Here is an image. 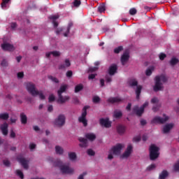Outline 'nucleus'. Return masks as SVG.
<instances>
[{
  "instance_id": "nucleus-1",
  "label": "nucleus",
  "mask_w": 179,
  "mask_h": 179,
  "mask_svg": "<svg viewBox=\"0 0 179 179\" xmlns=\"http://www.w3.org/2000/svg\"><path fill=\"white\" fill-rule=\"evenodd\" d=\"M26 89L27 92L34 97L39 96L41 100H45V95L43 93V91H38L36 89V85L34 83L28 82L25 83Z\"/></svg>"
},
{
  "instance_id": "nucleus-2",
  "label": "nucleus",
  "mask_w": 179,
  "mask_h": 179,
  "mask_svg": "<svg viewBox=\"0 0 179 179\" xmlns=\"http://www.w3.org/2000/svg\"><path fill=\"white\" fill-rule=\"evenodd\" d=\"M54 167H59L62 174H73L75 170L73 168L69 167L68 165H64L60 159H57L53 162Z\"/></svg>"
},
{
  "instance_id": "nucleus-3",
  "label": "nucleus",
  "mask_w": 179,
  "mask_h": 179,
  "mask_svg": "<svg viewBox=\"0 0 179 179\" xmlns=\"http://www.w3.org/2000/svg\"><path fill=\"white\" fill-rule=\"evenodd\" d=\"M169 80L164 75L157 76L155 77V85L153 87L154 92H160L163 89V83H166Z\"/></svg>"
},
{
  "instance_id": "nucleus-4",
  "label": "nucleus",
  "mask_w": 179,
  "mask_h": 179,
  "mask_svg": "<svg viewBox=\"0 0 179 179\" xmlns=\"http://www.w3.org/2000/svg\"><path fill=\"white\" fill-rule=\"evenodd\" d=\"M66 89H68V85H63L60 86L59 90L57 91V95L59 97L57 99V103L59 104H64V103L69 100V96H62V93H65V92H66Z\"/></svg>"
},
{
  "instance_id": "nucleus-5",
  "label": "nucleus",
  "mask_w": 179,
  "mask_h": 179,
  "mask_svg": "<svg viewBox=\"0 0 179 179\" xmlns=\"http://www.w3.org/2000/svg\"><path fill=\"white\" fill-rule=\"evenodd\" d=\"M128 84H129V86H130V87H135V86L137 87L136 90V99L137 100H138L141 96V93L142 92L141 85H138V81L135 79H131L129 80Z\"/></svg>"
},
{
  "instance_id": "nucleus-6",
  "label": "nucleus",
  "mask_w": 179,
  "mask_h": 179,
  "mask_svg": "<svg viewBox=\"0 0 179 179\" xmlns=\"http://www.w3.org/2000/svg\"><path fill=\"white\" fill-rule=\"evenodd\" d=\"M159 147L154 144L150 146V160H156L159 157Z\"/></svg>"
},
{
  "instance_id": "nucleus-7",
  "label": "nucleus",
  "mask_w": 179,
  "mask_h": 179,
  "mask_svg": "<svg viewBox=\"0 0 179 179\" xmlns=\"http://www.w3.org/2000/svg\"><path fill=\"white\" fill-rule=\"evenodd\" d=\"M87 108L89 106H84L83 108V113L80 117H78L79 122L83 124V127H87V120H86V116L87 115Z\"/></svg>"
},
{
  "instance_id": "nucleus-8",
  "label": "nucleus",
  "mask_w": 179,
  "mask_h": 179,
  "mask_svg": "<svg viewBox=\"0 0 179 179\" xmlns=\"http://www.w3.org/2000/svg\"><path fill=\"white\" fill-rule=\"evenodd\" d=\"M66 118L64 115H59L57 118L55 120L54 124L59 128L65 125V121Z\"/></svg>"
},
{
  "instance_id": "nucleus-9",
  "label": "nucleus",
  "mask_w": 179,
  "mask_h": 179,
  "mask_svg": "<svg viewBox=\"0 0 179 179\" xmlns=\"http://www.w3.org/2000/svg\"><path fill=\"white\" fill-rule=\"evenodd\" d=\"M167 121H169V117L164 115V117L159 116L154 117L151 121V124H164V122H167Z\"/></svg>"
},
{
  "instance_id": "nucleus-10",
  "label": "nucleus",
  "mask_w": 179,
  "mask_h": 179,
  "mask_svg": "<svg viewBox=\"0 0 179 179\" xmlns=\"http://www.w3.org/2000/svg\"><path fill=\"white\" fill-rule=\"evenodd\" d=\"M17 160L20 163L24 170L29 169V160L25 159V158L22 156H18Z\"/></svg>"
},
{
  "instance_id": "nucleus-11",
  "label": "nucleus",
  "mask_w": 179,
  "mask_h": 179,
  "mask_svg": "<svg viewBox=\"0 0 179 179\" xmlns=\"http://www.w3.org/2000/svg\"><path fill=\"white\" fill-rule=\"evenodd\" d=\"M123 148H124V145L121 143H117L116 145L113 146L111 148L110 152H112L113 155H117L121 153V150H122Z\"/></svg>"
},
{
  "instance_id": "nucleus-12",
  "label": "nucleus",
  "mask_w": 179,
  "mask_h": 179,
  "mask_svg": "<svg viewBox=\"0 0 179 179\" xmlns=\"http://www.w3.org/2000/svg\"><path fill=\"white\" fill-rule=\"evenodd\" d=\"M132 149L131 145H128L124 152L120 156L121 159H128L131 156V153H132Z\"/></svg>"
},
{
  "instance_id": "nucleus-13",
  "label": "nucleus",
  "mask_w": 179,
  "mask_h": 179,
  "mask_svg": "<svg viewBox=\"0 0 179 179\" xmlns=\"http://www.w3.org/2000/svg\"><path fill=\"white\" fill-rule=\"evenodd\" d=\"M3 51H15V46L10 43H3L1 44Z\"/></svg>"
},
{
  "instance_id": "nucleus-14",
  "label": "nucleus",
  "mask_w": 179,
  "mask_h": 179,
  "mask_svg": "<svg viewBox=\"0 0 179 179\" xmlns=\"http://www.w3.org/2000/svg\"><path fill=\"white\" fill-rule=\"evenodd\" d=\"M117 71H118V66L117 64H113L109 66L108 73L110 76H114L117 73Z\"/></svg>"
},
{
  "instance_id": "nucleus-15",
  "label": "nucleus",
  "mask_w": 179,
  "mask_h": 179,
  "mask_svg": "<svg viewBox=\"0 0 179 179\" xmlns=\"http://www.w3.org/2000/svg\"><path fill=\"white\" fill-rule=\"evenodd\" d=\"M99 122L100 124L102 125V127H105V128H110L111 127V122L108 120V118H101Z\"/></svg>"
},
{
  "instance_id": "nucleus-16",
  "label": "nucleus",
  "mask_w": 179,
  "mask_h": 179,
  "mask_svg": "<svg viewBox=\"0 0 179 179\" xmlns=\"http://www.w3.org/2000/svg\"><path fill=\"white\" fill-rule=\"evenodd\" d=\"M8 127H9V125L8 124V123L6 122H3L2 124L0 125V129L2 132V134L4 135V136H6V135H8Z\"/></svg>"
},
{
  "instance_id": "nucleus-17",
  "label": "nucleus",
  "mask_w": 179,
  "mask_h": 179,
  "mask_svg": "<svg viewBox=\"0 0 179 179\" xmlns=\"http://www.w3.org/2000/svg\"><path fill=\"white\" fill-rule=\"evenodd\" d=\"M121 63L122 65H125L127 61H129V53L128 52H125L121 57Z\"/></svg>"
},
{
  "instance_id": "nucleus-18",
  "label": "nucleus",
  "mask_w": 179,
  "mask_h": 179,
  "mask_svg": "<svg viewBox=\"0 0 179 179\" xmlns=\"http://www.w3.org/2000/svg\"><path fill=\"white\" fill-rule=\"evenodd\" d=\"M144 111L145 110H143V108H139L138 106H134V108H133V112L135 114H136L138 117H141Z\"/></svg>"
},
{
  "instance_id": "nucleus-19",
  "label": "nucleus",
  "mask_w": 179,
  "mask_h": 179,
  "mask_svg": "<svg viewBox=\"0 0 179 179\" xmlns=\"http://www.w3.org/2000/svg\"><path fill=\"white\" fill-rule=\"evenodd\" d=\"M65 64H60L59 66V69H61L62 71H65L66 69V68H69V66H71V62L69 61V59H66V60L64 61Z\"/></svg>"
},
{
  "instance_id": "nucleus-20",
  "label": "nucleus",
  "mask_w": 179,
  "mask_h": 179,
  "mask_svg": "<svg viewBox=\"0 0 179 179\" xmlns=\"http://www.w3.org/2000/svg\"><path fill=\"white\" fill-rule=\"evenodd\" d=\"M79 142L81 143L79 144L80 148H87V139L83 137H80L78 138Z\"/></svg>"
},
{
  "instance_id": "nucleus-21",
  "label": "nucleus",
  "mask_w": 179,
  "mask_h": 179,
  "mask_svg": "<svg viewBox=\"0 0 179 179\" xmlns=\"http://www.w3.org/2000/svg\"><path fill=\"white\" fill-rule=\"evenodd\" d=\"M108 103H111V104H115V103H120L122 101V99L119 97H110L107 100Z\"/></svg>"
},
{
  "instance_id": "nucleus-22",
  "label": "nucleus",
  "mask_w": 179,
  "mask_h": 179,
  "mask_svg": "<svg viewBox=\"0 0 179 179\" xmlns=\"http://www.w3.org/2000/svg\"><path fill=\"white\" fill-rule=\"evenodd\" d=\"M20 117L21 124H22L23 125H26V124H27V116L26 115V114H24V113H20Z\"/></svg>"
},
{
  "instance_id": "nucleus-23",
  "label": "nucleus",
  "mask_w": 179,
  "mask_h": 179,
  "mask_svg": "<svg viewBox=\"0 0 179 179\" xmlns=\"http://www.w3.org/2000/svg\"><path fill=\"white\" fill-rule=\"evenodd\" d=\"M173 124H167L165 126H164L163 128V133L164 134H169L170 132V130L173 128Z\"/></svg>"
},
{
  "instance_id": "nucleus-24",
  "label": "nucleus",
  "mask_w": 179,
  "mask_h": 179,
  "mask_svg": "<svg viewBox=\"0 0 179 179\" xmlns=\"http://www.w3.org/2000/svg\"><path fill=\"white\" fill-rule=\"evenodd\" d=\"M86 139H88V141H90L91 142H93L96 139V134L93 133H87L85 134Z\"/></svg>"
},
{
  "instance_id": "nucleus-25",
  "label": "nucleus",
  "mask_w": 179,
  "mask_h": 179,
  "mask_svg": "<svg viewBox=\"0 0 179 179\" xmlns=\"http://www.w3.org/2000/svg\"><path fill=\"white\" fill-rule=\"evenodd\" d=\"M117 131L120 135L125 134V126L119 125L117 127Z\"/></svg>"
},
{
  "instance_id": "nucleus-26",
  "label": "nucleus",
  "mask_w": 179,
  "mask_h": 179,
  "mask_svg": "<svg viewBox=\"0 0 179 179\" xmlns=\"http://www.w3.org/2000/svg\"><path fill=\"white\" fill-rule=\"evenodd\" d=\"M169 177V171L166 170L162 171V172L159 174V179H166Z\"/></svg>"
},
{
  "instance_id": "nucleus-27",
  "label": "nucleus",
  "mask_w": 179,
  "mask_h": 179,
  "mask_svg": "<svg viewBox=\"0 0 179 179\" xmlns=\"http://www.w3.org/2000/svg\"><path fill=\"white\" fill-rule=\"evenodd\" d=\"M55 152L57 155H64V148L59 145L55 146Z\"/></svg>"
},
{
  "instance_id": "nucleus-28",
  "label": "nucleus",
  "mask_w": 179,
  "mask_h": 179,
  "mask_svg": "<svg viewBox=\"0 0 179 179\" xmlns=\"http://www.w3.org/2000/svg\"><path fill=\"white\" fill-rule=\"evenodd\" d=\"M73 26V22H69L67 27V30L65 33H64V37H68V35L69 34V31H71V27Z\"/></svg>"
},
{
  "instance_id": "nucleus-29",
  "label": "nucleus",
  "mask_w": 179,
  "mask_h": 179,
  "mask_svg": "<svg viewBox=\"0 0 179 179\" xmlns=\"http://www.w3.org/2000/svg\"><path fill=\"white\" fill-rule=\"evenodd\" d=\"M9 119V113H0V120H3L4 121H6Z\"/></svg>"
},
{
  "instance_id": "nucleus-30",
  "label": "nucleus",
  "mask_w": 179,
  "mask_h": 179,
  "mask_svg": "<svg viewBox=\"0 0 179 179\" xmlns=\"http://www.w3.org/2000/svg\"><path fill=\"white\" fill-rule=\"evenodd\" d=\"M113 117L115 118H121V117H122V112H121V110H115L113 113Z\"/></svg>"
},
{
  "instance_id": "nucleus-31",
  "label": "nucleus",
  "mask_w": 179,
  "mask_h": 179,
  "mask_svg": "<svg viewBox=\"0 0 179 179\" xmlns=\"http://www.w3.org/2000/svg\"><path fill=\"white\" fill-rule=\"evenodd\" d=\"M81 90H83V85L79 84L75 87V93H79Z\"/></svg>"
},
{
  "instance_id": "nucleus-32",
  "label": "nucleus",
  "mask_w": 179,
  "mask_h": 179,
  "mask_svg": "<svg viewBox=\"0 0 179 179\" xmlns=\"http://www.w3.org/2000/svg\"><path fill=\"white\" fill-rule=\"evenodd\" d=\"M178 62H179L178 59L173 57L170 61V64L171 65V66H174V65H177Z\"/></svg>"
},
{
  "instance_id": "nucleus-33",
  "label": "nucleus",
  "mask_w": 179,
  "mask_h": 179,
  "mask_svg": "<svg viewBox=\"0 0 179 179\" xmlns=\"http://www.w3.org/2000/svg\"><path fill=\"white\" fill-rule=\"evenodd\" d=\"M69 157L70 160H72V162L76 160V152H69Z\"/></svg>"
},
{
  "instance_id": "nucleus-34",
  "label": "nucleus",
  "mask_w": 179,
  "mask_h": 179,
  "mask_svg": "<svg viewBox=\"0 0 179 179\" xmlns=\"http://www.w3.org/2000/svg\"><path fill=\"white\" fill-rule=\"evenodd\" d=\"M48 79H50V80H52V82H54L55 83H59V80L52 76H49Z\"/></svg>"
},
{
  "instance_id": "nucleus-35",
  "label": "nucleus",
  "mask_w": 179,
  "mask_h": 179,
  "mask_svg": "<svg viewBox=\"0 0 179 179\" xmlns=\"http://www.w3.org/2000/svg\"><path fill=\"white\" fill-rule=\"evenodd\" d=\"M16 175H17L18 177H20V178H21V179L24 178V175L23 174V172H22V171H20V170H19V169H17V170L16 171Z\"/></svg>"
},
{
  "instance_id": "nucleus-36",
  "label": "nucleus",
  "mask_w": 179,
  "mask_h": 179,
  "mask_svg": "<svg viewBox=\"0 0 179 179\" xmlns=\"http://www.w3.org/2000/svg\"><path fill=\"white\" fill-rule=\"evenodd\" d=\"M98 11L99 13H103V12H106V6L101 5L98 7Z\"/></svg>"
},
{
  "instance_id": "nucleus-37",
  "label": "nucleus",
  "mask_w": 179,
  "mask_h": 179,
  "mask_svg": "<svg viewBox=\"0 0 179 179\" xmlns=\"http://www.w3.org/2000/svg\"><path fill=\"white\" fill-rule=\"evenodd\" d=\"M122 50H124V48H122V46H118L117 48H115L114 52L115 54H120V52H121Z\"/></svg>"
},
{
  "instance_id": "nucleus-38",
  "label": "nucleus",
  "mask_w": 179,
  "mask_h": 179,
  "mask_svg": "<svg viewBox=\"0 0 179 179\" xmlns=\"http://www.w3.org/2000/svg\"><path fill=\"white\" fill-rule=\"evenodd\" d=\"M80 3H82V2L80 1V0H75V1L73 2V6H75L76 8H79V6H80Z\"/></svg>"
},
{
  "instance_id": "nucleus-39",
  "label": "nucleus",
  "mask_w": 179,
  "mask_h": 179,
  "mask_svg": "<svg viewBox=\"0 0 179 179\" xmlns=\"http://www.w3.org/2000/svg\"><path fill=\"white\" fill-rule=\"evenodd\" d=\"M138 10H136V8H132L129 10V14L131 15V16H134L135 15L136 13H137Z\"/></svg>"
},
{
  "instance_id": "nucleus-40",
  "label": "nucleus",
  "mask_w": 179,
  "mask_h": 179,
  "mask_svg": "<svg viewBox=\"0 0 179 179\" xmlns=\"http://www.w3.org/2000/svg\"><path fill=\"white\" fill-rule=\"evenodd\" d=\"M153 169H156V164H152L151 165H150L147 169V171H152V170H153Z\"/></svg>"
},
{
  "instance_id": "nucleus-41",
  "label": "nucleus",
  "mask_w": 179,
  "mask_h": 179,
  "mask_svg": "<svg viewBox=\"0 0 179 179\" xmlns=\"http://www.w3.org/2000/svg\"><path fill=\"white\" fill-rule=\"evenodd\" d=\"M52 55H53V57H60L61 56V52H59V51H52L51 52Z\"/></svg>"
},
{
  "instance_id": "nucleus-42",
  "label": "nucleus",
  "mask_w": 179,
  "mask_h": 179,
  "mask_svg": "<svg viewBox=\"0 0 179 179\" xmlns=\"http://www.w3.org/2000/svg\"><path fill=\"white\" fill-rule=\"evenodd\" d=\"M49 103H52V101H55V96L54 94H50L48 98Z\"/></svg>"
},
{
  "instance_id": "nucleus-43",
  "label": "nucleus",
  "mask_w": 179,
  "mask_h": 179,
  "mask_svg": "<svg viewBox=\"0 0 179 179\" xmlns=\"http://www.w3.org/2000/svg\"><path fill=\"white\" fill-rule=\"evenodd\" d=\"M92 101L93 103H97L100 102V97H99L98 96H95L93 97L92 99Z\"/></svg>"
},
{
  "instance_id": "nucleus-44",
  "label": "nucleus",
  "mask_w": 179,
  "mask_h": 179,
  "mask_svg": "<svg viewBox=\"0 0 179 179\" xmlns=\"http://www.w3.org/2000/svg\"><path fill=\"white\" fill-rule=\"evenodd\" d=\"M9 1L10 0H3L1 3V8H6V4L9 3Z\"/></svg>"
},
{
  "instance_id": "nucleus-45",
  "label": "nucleus",
  "mask_w": 179,
  "mask_h": 179,
  "mask_svg": "<svg viewBox=\"0 0 179 179\" xmlns=\"http://www.w3.org/2000/svg\"><path fill=\"white\" fill-rule=\"evenodd\" d=\"M3 164H4L6 167H9L10 166V162L8 159H4L3 160Z\"/></svg>"
},
{
  "instance_id": "nucleus-46",
  "label": "nucleus",
  "mask_w": 179,
  "mask_h": 179,
  "mask_svg": "<svg viewBox=\"0 0 179 179\" xmlns=\"http://www.w3.org/2000/svg\"><path fill=\"white\" fill-rule=\"evenodd\" d=\"M152 104H157L159 103V99L157 97H154L151 99Z\"/></svg>"
},
{
  "instance_id": "nucleus-47",
  "label": "nucleus",
  "mask_w": 179,
  "mask_h": 179,
  "mask_svg": "<svg viewBox=\"0 0 179 179\" xmlns=\"http://www.w3.org/2000/svg\"><path fill=\"white\" fill-rule=\"evenodd\" d=\"M87 155H88L89 156H94V155H96V152H94L93 151V150L89 149V150H87Z\"/></svg>"
},
{
  "instance_id": "nucleus-48",
  "label": "nucleus",
  "mask_w": 179,
  "mask_h": 179,
  "mask_svg": "<svg viewBox=\"0 0 179 179\" xmlns=\"http://www.w3.org/2000/svg\"><path fill=\"white\" fill-rule=\"evenodd\" d=\"M173 169L175 171H179V161L174 164Z\"/></svg>"
},
{
  "instance_id": "nucleus-49",
  "label": "nucleus",
  "mask_w": 179,
  "mask_h": 179,
  "mask_svg": "<svg viewBox=\"0 0 179 179\" xmlns=\"http://www.w3.org/2000/svg\"><path fill=\"white\" fill-rule=\"evenodd\" d=\"M152 70H153V69H147L146 71H145L146 76H150V75H152Z\"/></svg>"
},
{
  "instance_id": "nucleus-50",
  "label": "nucleus",
  "mask_w": 179,
  "mask_h": 179,
  "mask_svg": "<svg viewBox=\"0 0 179 179\" xmlns=\"http://www.w3.org/2000/svg\"><path fill=\"white\" fill-rule=\"evenodd\" d=\"M59 17V16L58 15H51L49 17V19H50V20H53V22H55V20H57V19H58Z\"/></svg>"
},
{
  "instance_id": "nucleus-51",
  "label": "nucleus",
  "mask_w": 179,
  "mask_h": 179,
  "mask_svg": "<svg viewBox=\"0 0 179 179\" xmlns=\"http://www.w3.org/2000/svg\"><path fill=\"white\" fill-rule=\"evenodd\" d=\"M87 175V172H83L82 174H80L78 179H85V176Z\"/></svg>"
},
{
  "instance_id": "nucleus-52",
  "label": "nucleus",
  "mask_w": 179,
  "mask_h": 179,
  "mask_svg": "<svg viewBox=\"0 0 179 179\" xmlns=\"http://www.w3.org/2000/svg\"><path fill=\"white\" fill-rule=\"evenodd\" d=\"M72 75H73V73L72 72V71H68L66 73V76L67 78H72Z\"/></svg>"
},
{
  "instance_id": "nucleus-53",
  "label": "nucleus",
  "mask_w": 179,
  "mask_h": 179,
  "mask_svg": "<svg viewBox=\"0 0 179 179\" xmlns=\"http://www.w3.org/2000/svg\"><path fill=\"white\" fill-rule=\"evenodd\" d=\"M105 79L106 83H110L113 80L111 77H110L109 76H106Z\"/></svg>"
},
{
  "instance_id": "nucleus-54",
  "label": "nucleus",
  "mask_w": 179,
  "mask_h": 179,
  "mask_svg": "<svg viewBox=\"0 0 179 179\" xmlns=\"http://www.w3.org/2000/svg\"><path fill=\"white\" fill-rule=\"evenodd\" d=\"M17 76L19 79H22V78L24 76V73L23 72H19L17 73Z\"/></svg>"
},
{
  "instance_id": "nucleus-55",
  "label": "nucleus",
  "mask_w": 179,
  "mask_h": 179,
  "mask_svg": "<svg viewBox=\"0 0 179 179\" xmlns=\"http://www.w3.org/2000/svg\"><path fill=\"white\" fill-rule=\"evenodd\" d=\"M99 69L98 67H90L89 68V72H96Z\"/></svg>"
},
{
  "instance_id": "nucleus-56",
  "label": "nucleus",
  "mask_w": 179,
  "mask_h": 179,
  "mask_svg": "<svg viewBox=\"0 0 179 179\" xmlns=\"http://www.w3.org/2000/svg\"><path fill=\"white\" fill-rule=\"evenodd\" d=\"M1 65V66H8V62H6V59H3Z\"/></svg>"
},
{
  "instance_id": "nucleus-57",
  "label": "nucleus",
  "mask_w": 179,
  "mask_h": 179,
  "mask_svg": "<svg viewBox=\"0 0 179 179\" xmlns=\"http://www.w3.org/2000/svg\"><path fill=\"white\" fill-rule=\"evenodd\" d=\"M10 137L13 138H16V134L15 131H13V130H10Z\"/></svg>"
},
{
  "instance_id": "nucleus-58",
  "label": "nucleus",
  "mask_w": 179,
  "mask_h": 179,
  "mask_svg": "<svg viewBox=\"0 0 179 179\" xmlns=\"http://www.w3.org/2000/svg\"><path fill=\"white\" fill-rule=\"evenodd\" d=\"M166 54L161 53L159 55V59H161V61H163L164 58H166Z\"/></svg>"
},
{
  "instance_id": "nucleus-59",
  "label": "nucleus",
  "mask_w": 179,
  "mask_h": 179,
  "mask_svg": "<svg viewBox=\"0 0 179 179\" xmlns=\"http://www.w3.org/2000/svg\"><path fill=\"white\" fill-rule=\"evenodd\" d=\"M148 106H149V103L145 102V103L143 104V106L141 108H143V110L145 111V108H146V107H148Z\"/></svg>"
},
{
  "instance_id": "nucleus-60",
  "label": "nucleus",
  "mask_w": 179,
  "mask_h": 179,
  "mask_svg": "<svg viewBox=\"0 0 179 179\" xmlns=\"http://www.w3.org/2000/svg\"><path fill=\"white\" fill-rule=\"evenodd\" d=\"M134 142H140L141 136H136L133 138Z\"/></svg>"
},
{
  "instance_id": "nucleus-61",
  "label": "nucleus",
  "mask_w": 179,
  "mask_h": 179,
  "mask_svg": "<svg viewBox=\"0 0 179 179\" xmlns=\"http://www.w3.org/2000/svg\"><path fill=\"white\" fill-rule=\"evenodd\" d=\"M29 149H30V150H33L34 149H36V144H34V143L30 144Z\"/></svg>"
},
{
  "instance_id": "nucleus-62",
  "label": "nucleus",
  "mask_w": 179,
  "mask_h": 179,
  "mask_svg": "<svg viewBox=\"0 0 179 179\" xmlns=\"http://www.w3.org/2000/svg\"><path fill=\"white\" fill-rule=\"evenodd\" d=\"M53 110H54V108L52 107V105H50V106H48V111L49 113H51Z\"/></svg>"
},
{
  "instance_id": "nucleus-63",
  "label": "nucleus",
  "mask_w": 179,
  "mask_h": 179,
  "mask_svg": "<svg viewBox=\"0 0 179 179\" xmlns=\"http://www.w3.org/2000/svg\"><path fill=\"white\" fill-rule=\"evenodd\" d=\"M147 122L145 120H141V125H142L143 127L146 125Z\"/></svg>"
},
{
  "instance_id": "nucleus-64",
  "label": "nucleus",
  "mask_w": 179,
  "mask_h": 179,
  "mask_svg": "<svg viewBox=\"0 0 179 179\" xmlns=\"http://www.w3.org/2000/svg\"><path fill=\"white\" fill-rule=\"evenodd\" d=\"M64 29L62 28H58L57 30H56V34H59V33H61V31H63Z\"/></svg>"
}]
</instances>
